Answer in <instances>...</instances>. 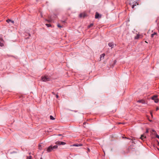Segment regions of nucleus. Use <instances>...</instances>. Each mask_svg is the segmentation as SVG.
Here are the masks:
<instances>
[{"mask_svg":"<svg viewBox=\"0 0 159 159\" xmlns=\"http://www.w3.org/2000/svg\"><path fill=\"white\" fill-rule=\"evenodd\" d=\"M27 159H31V156H30L29 157H27Z\"/></svg>","mask_w":159,"mask_h":159,"instance_id":"20","label":"nucleus"},{"mask_svg":"<svg viewBox=\"0 0 159 159\" xmlns=\"http://www.w3.org/2000/svg\"><path fill=\"white\" fill-rule=\"evenodd\" d=\"M156 134V137L159 139V136L157 134Z\"/></svg>","mask_w":159,"mask_h":159,"instance_id":"24","label":"nucleus"},{"mask_svg":"<svg viewBox=\"0 0 159 159\" xmlns=\"http://www.w3.org/2000/svg\"><path fill=\"white\" fill-rule=\"evenodd\" d=\"M151 116H152V113H151Z\"/></svg>","mask_w":159,"mask_h":159,"instance_id":"32","label":"nucleus"},{"mask_svg":"<svg viewBox=\"0 0 159 159\" xmlns=\"http://www.w3.org/2000/svg\"><path fill=\"white\" fill-rule=\"evenodd\" d=\"M57 26L59 28H61L62 27V26L61 25L59 24H58L57 25Z\"/></svg>","mask_w":159,"mask_h":159,"instance_id":"19","label":"nucleus"},{"mask_svg":"<svg viewBox=\"0 0 159 159\" xmlns=\"http://www.w3.org/2000/svg\"><path fill=\"white\" fill-rule=\"evenodd\" d=\"M148 129H147L146 133H148Z\"/></svg>","mask_w":159,"mask_h":159,"instance_id":"26","label":"nucleus"},{"mask_svg":"<svg viewBox=\"0 0 159 159\" xmlns=\"http://www.w3.org/2000/svg\"><path fill=\"white\" fill-rule=\"evenodd\" d=\"M146 135L145 134H143L141 135V136L140 137V139L143 141H144L145 139L146 138Z\"/></svg>","mask_w":159,"mask_h":159,"instance_id":"4","label":"nucleus"},{"mask_svg":"<svg viewBox=\"0 0 159 159\" xmlns=\"http://www.w3.org/2000/svg\"><path fill=\"white\" fill-rule=\"evenodd\" d=\"M137 102L141 103L142 104H145L146 103L145 101L143 100H138Z\"/></svg>","mask_w":159,"mask_h":159,"instance_id":"8","label":"nucleus"},{"mask_svg":"<svg viewBox=\"0 0 159 159\" xmlns=\"http://www.w3.org/2000/svg\"><path fill=\"white\" fill-rule=\"evenodd\" d=\"M137 2L135 3L134 4L132 5V7L133 8H134L135 6H136V5L135 3H136Z\"/></svg>","mask_w":159,"mask_h":159,"instance_id":"14","label":"nucleus"},{"mask_svg":"<svg viewBox=\"0 0 159 159\" xmlns=\"http://www.w3.org/2000/svg\"><path fill=\"white\" fill-rule=\"evenodd\" d=\"M125 138L126 139H131V140H132V143H133V141L132 139H129V138H126V137H125Z\"/></svg>","mask_w":159,"mask_h":159,"instance_id":"25","label":"nucleus"},{"mask_svg":"<svg viewBox=\"0 0 159 159\" xmlns=\"http://www.w3.org/2000/svg\"><path fill=\"white\" fill-rule=\"evenodd\" d=\"M158 144L159 145V143H158Z\"/></svg>","mask_w":159,"mask_h":159,"instance_id":"36","label":"nucleus"},{"mask_svg":"<svg viewBox=\"0 0 159 159\" xmlns=\"http://www.w3.org/2000/svg\"><path fill=\"white\" fill-rule=\"evenodd\" d=\"M58 135H59V136H61V134H58Z\"/></svg>","mask_w":159,"mask_h":159,"instance_id":"31","label":"nucleus"},{"mask_svg":"<svg viewBox=\"0 0 159 159\" xmlns=\"http://www.w3.org/2000/svg\"><path fill=\"white\" fill-rule=\"evenodd\" d=\"M158 110V107H157L156 108V110L157 111Z\"/></svg>","mask_w":159,"mask_h":159,"instance_id":"28","label":"nucleus"},{"mask_svg":"<svg viewBox=\"0 0 159 159\" xmlns=\"http://www.w3.org/2000/svg\"><path fill=\"white\" fill-rule=\"evenodd\" d=\"M56 97L57 98H58V95L57 94L56 95Z\"/></svg>","mask_w":159,"mask_h":159,"instance_id":"27","label":"nucleus"},{"mask_svg":"<svg viewBox=\"0 0 159 159\" xmlns=\"http://www.w3.org/2000/svg\"><path fill=\"white\" fill-rule=\"evenodd\" d=\"M99 17H101V16L99 14V13L96 12V13L95 16V18L96 19L98 18Z\"/></svg>","mask_w":159,"mask_h":159,"instance_id":"6","label":"nucleus"},{"mask_svg":"<svg viewBox=\"0 0 159 159\" xmlns=\"http://www.w3.org/2000/svg\"><path fill=\"white\" fill-rule=\"evenodd\" d=\"M85 124H86V123L85 122H84L83 124L84 125Z\"/></svg>","mask_w":159,"mask_h":159,"instance_id":"29","label":"nucleus"},{"mask_svg":"<svg viewBox=\"0 0 159 159\" xmlns=\"http://www.w3.org/2000/svg\"><path fill=\"white\" fill-rule=\"evenodd\" d=\"M41 80L43 81L46 82L49 81L50 78L48 76H44L42 77Z\"/></svg>","mask_w":159,"mask_h":159,"instance_id":"2","label":"nucleus"},{"mask_svg":"<svg viewBox=\"0 0 159 159\" xmlns=\"http://www.w3.org/2000/svg\"><path fill=\"white\" fill-rule=\"evenodd\" d=\"M46 25L48 27H50L51 26V25L50 24H46Z\"/></svg>","mask_w":159,"mask_h":159,"instance_id":"23","label":"nucleus"},{"mask_svg":"<svg viewBox=\"0 0 159 159\" xmlns=\"http://www.w3.org/2000/svg\"><path fill=\"white\" fill-rule=\"evenodd\" d=\"M154 101L155 102L157 103L158 101V99L157 98L154 100Z\"/></svg>","mask_w":159,"mask_h":159,"instance_id":"21","label":"nucleus"},{"mask_svg":"<svg viewBox=\"0 0 159 159\" xmlns=\"http://www.w3.org/2000/svg\"><path fill=\"white\" fill-rule=\"evenodd\" d=\"M3 41V39L2 38H0V46H2L3 45V43H2Z\"/></svg>","mask_w":159,"mask_h":159,"instance_id":"10","label":"nucleus"},{"mask_svg":"<svg viewBox=\"0 0 159 159\" xmlns=\"http://www.w3.org/2000/svg\"><path fill=\"white\" fill-rule=\"evenodd\" d=\"M52 93H53V94H55V93H54V92H52Z\"/></svg>","mask_w":159,"mask_h":159,"instance_id":"30","label":"nucleus"},{"mask_svg":"<svg viewBox=\"0 0 159 159\" xmlns=\"http://www.w3.org/2000/svg\"><path fill=\"white\" fill-rule=\"evenodd\" d=\"M55 144L57 145H64L66 144V143L63 142L57 141L55 143Z\"/></svg>","mask_w":159,"mask_h":159,"instance_id":"3","label":"nucleus"},{"mask_svg":"<svg viewBox=\"0 0 159 159\" xmlns=\"http://www.w3.org/2000/svg\"><path fill=\"white\" fill-rule=\"evenodd\" d=\"M105 56V54L104 53H103L100 55V60L99 61H100L102 59H104V56Z\"/></svg>","mask_w":159,"mask_h":159,"instance_id":"7","label":"nucleus"},{"mask_svg":"<svg viewBox=\"0 0 159 159\" xmlns=\"http://www.w3.org/2000/svg\"><path fill=\"white\" fill-rule=\"evenodd\" d=\"M157 33L156 32L154 33L153 34H151V37H153L154 35L157 34Z\"/></svg>","mask_w":159,"mask_h":159,"instance_id":"16","label":"nucleus"},{"mask_svg":"<svg viewBox=\"0 0 159 159\" xmlns=\"http://www.w3.org/2000/svg\"><path fill=\"white\" fill-rule=\"evenodd\" d=\"M50 119L51 120H53L55 119V118L52 116H50Z\"/></svg>","mask_w":159,"mask_h":159,"instance_id":"17","label":"nucleus"},{"mask_svg":"<svg viewBox=\"0 0 159 159\" xmlns=\"http://www.w3.org/2000/svg\"><path fill=\"white\" fill-rule=\"evenodd\" d=\"M157 95H155L152 97V99L154 100H155L157 98Z\"/></svg>","mask_w":159,"mask_h":159,"instance_id":"12","label":"nucleus"},{"mask_svg":"<svg viewBox=\"0 0 159 159\" xmlns=\"http://www.w3.org/2000/svg\"><path fill=\"white\" fill-rule=\"evenodd\" d=\"M48 22H50V20H48Z\"/></svg>","mask_w":159,"mask_h":159,"instance_id":"33","label":"nucleus"},{"mask_svg":"<svg viewBox=\"0 0 159 159\" xmlns=\"http://www.w3.org/2000/svg\"><path fill=\"white\" fill-rule=\"evenodd\" d=\"M57 147L58 146L57 145H55L53 147H52V146H50L47 148V151L48 152H51L54 150V149L57 148Z\"/></svg>","mask_w":159,"mask_h":159,"instance_id":"1","label":"nucleus"},{"mask_svg":"<svg viewBox=\"0 0 159 159\" xmlns=\"http://www.w3.org/2000/svg\"><path fill=\"white\" fill-rule=\"evenodd\" d=\"M82 146V144H75L73 145V146L76 147L81 146Z\"/></svg>","mask_w":159,"mask_h":159,"instance_id":"11","label":"nucleus"},{"mask_svg":"<svg viewBox=\"0 0 159 159\" xmlns=\"http://www.w3.org/2000/svg\"><path fill=\"white\" fill-rule=\"evenodd\" d=\"M152 131L153 132L154 134H156V132L154 130H152Z\"/></svg>","mask_w":159,"mask_h":159,"instance_id":"22","label":"nucleus"},{"mask_svg":"<svg viewBox=\"0 0 159 159\" xmlns=\"http://www.w3.org/2000/svg\"><path fill=\"white\" fill-rule=\"evenodd\" d=\"M108 45L109 47H111L112 48L114 46V44L112 43H108Z\"/></svg>","mask_w":159,"mask_h":159,"instance_id":"9","label":"nucleus"},{"mask_svg":"<svg viewBox=\"0 0 159 159\" xmlns=\"http://www.w3.org/2000/svg\"><path fill=\"white\" fill-rule=\"evenodd\" d=\"M93 25V24L92 23L88 26V28H89Z\"/></svg>","mask_w":159,"mask_h":159,"instance_id":"15","label":"nucleus"},{"mask_svg":"<svg viewBox=\"0 0 159 159\" xmlns=\"http://www.w3.org/2000/svg\"><path fill=\"white\" fill-rule=\"evenodd\" d=\"M40 159H42V157H41V158H40Z\"/></svg>","mask_w":159,"mask_h":159,"instance_id":"34","label":"nucleus"},{"mask_svg":"<svg viewBox=\"0 0 159 159\" xmlns=\"http://www.w3.org/2000/svg\"><path fill=\"white\" fill-rule=\"evenodd\" d=\"M7 23H9L10 22H11V23H14V22L13 21H12L10 19H8L7 20Z\"/></svg>","mask_w":159,"mask_h":159,"instance_id":"13","label":"nucleus"},{"mask_svg":"<svg viewBox=\"0 0 159 159\" xmlns=\"http://www.w3.org/2000/svg\"><path fill=\"white\" fill-rule=\"evenodd\" d=\"M157 149H158V150H159V149H158V148H157Z\"/></svg>","mask_w":159,"mask_h":159,"instance_id":"35","label":"nucleus"},{"mask_svg":"<svg viewBox=\"0 0 159 159\" xmlns=\"http://www.w3.org/2000/svg\"><path fill=\"white\" fill-rule=\"evenodd\" d=\"M86 16V15L85 13H81L79 15L80 17H84Z\"/></svg>","mask_w":159,"mask_h":159,"instance_id":"5","label":"nucleus"},{"mask_svg":"<svg viewBox=\"0 0 159 159\" xmlns=\"http://www.w3.org/2000/svg\"><path fill=\"white\" fill-rule=\"evenodd\" d=\"M139 35H137L135 37V39H138L139 38Z\"/></svg>","mask_w":159,"mask_h":159,"instance_id":"18","label":"nucleus"}]
</instances>
